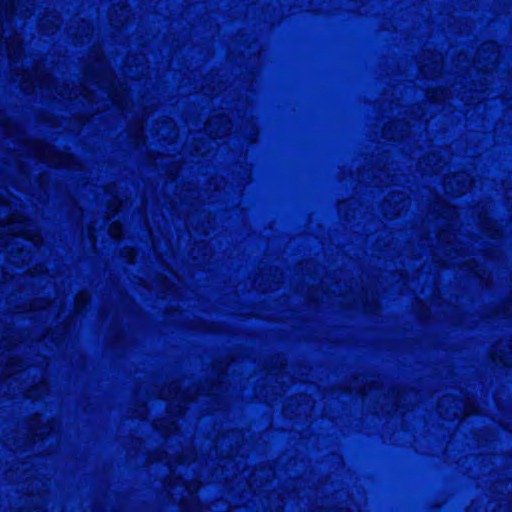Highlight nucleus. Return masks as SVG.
Returning <instances> with one entry per match:
<instances>
[{"mask_svg": "<svg viewBox=\"0 0 512 512\" xmlns=\"http://www.w3.org/2000/svg\"><path fill=\"white\" fill-rule=\"evenodd\" d=\"M3 230L5 233L22 237L32 242L34 245H38L41 242L34 224L23 219L20 214H13L9 221L4 225Z\"/></svg>", "mask_w": 512, "mask_h": 512, "instance_id": "nucleus-1", "label": "nucleus"}, {"mask_svg": "<svg viewBox=\"0 0 512 512\" xmlns=\"http://www.w3.org/2000/svg\"><path fill=\"white\" fill-rule=\"evenodd\" d=\"M23 79L33 87H39L41 89L46 88L48 90L55 91L64 98L71 99L77 96V92L74 89H68L63 85L54 83L52 79L39 70L35 71L34 74L25 72Z\"/></svg>", "mask_w": 512, "mask_h": 512, "instance_id": "nucleus-2", "label": "nucleus"}, {"mask_svg": "<svg viewBox=\"0 0 512 512\" xmlns=\"http://www.w3.org/2000/svg\"><path fill=\"white\" fill-rule=\"evenodd\" d=\"M206 133L212 137L222 138L230 130V123L226 116H215L206 123Z\"/></svg>", "mask_w": 512, "mask_h": 512, "instance_id": "nucleus-3", "label": "nucleus"}, {"mask_svg": "<svg viewBox=\"0 0 512 512\" xmlns=\"http://www.w3.org/2000/svg\"><path fill=\"white\" fill-rule=\"evenodd\" d=\"M471 182L466 174H458L449 181L451 190L455 193L461 194L470 186Z\"/></svg>", "mask_w": 512, "mask_h": 512, "instance_id": "nucleus-4", "label": "nucleus"}, {"mask_svg": "<svg viewBox=\"0 0 512 512\" xmlns=\"http://www.w3.org/2000/svg\"><path fill=\"white\" fill-rule=\"evenodd\" d=\"M99 85L103 88V89H106L108 90V94L110 97H112L113 101L122 107V99L121 97L117 94V90L114 86V83L111 82V80H100V83Z\"/></svg>", "mask_w": 512, "mask_h": 512, "instance_id": "nucleus-5", "label": "nucleus"}, {"mask_svg": "<svg viewBox=\"0 0 512 512\" xmlns=\"http://www.w3.org/2000/svg\"><path fill=\"white\" fill-rule=\"evenodd\" d=\"M73 162V157L69 154H59L58 159L53 160V165L61 166V167H71Z\"/></svg>", "mask_w": 512, "mask_h": 512, "instance_id": "nucleus-6", "label": "nucleus"}, {"mask_svg": "<svg viewBox=\"0 0 512 512\" xmlns=\"http://www.w3.org/2000/svg\"><path fill=\"white\" fill-rule=\"evenodd\" d=\"M39 419H36L32 424L31 428L34 430V435L37 437H43L45 434H49L53 429L52 427L48 429L47 426H42L39 424Z\"/></svg>", "mask_w": 512, "mask_h": 512, "instance_id": "nucleus-7", "label": "nucleus"}, {"mask_svg": "<svg viewBox=\"0 0 512 512\" xmlns=\"http://www.w3.org/2000/svg\"><path fill=\"white\" fill-rule=\"evenodd\" d=\"M109 234L113 238H119L122 234V226L117 222H113L109 227Z\"/></svg>", "mask_w": 512, "mask_h": 512, "instance_id": "nucleus-8", "label": "nucleus"}, {"mask_svg": "<svg viewBox=\"0 0 512 512\" xmlns=\"http://www.w3.org/2000/svg\"><path fill=\"white\" fill-rule=\"evenodd\" d=\"M88 300L89 296L87 293L82 292L78 294L75 300L77 310L80 311L81 309H83V306L85 305V303L88 302Z\"/></svg>", "mask_w": 512, "mask_h": 512, "instance_id": "nucleus-9", "label": "nucleus"}, {"mask_svg": "<svg viewBox=\"0 0 512 512\" xmlns=\"http://www.w3.org/2000/svg\"><path fill=\"white\" fill-rule=\"evenodd\" d=\"M429 97L433 101H442L443 99H445V92L442 89L441 90L430 91L429 92Z\"/></svg>", "mask_w": 512, "mask_h": 512, "instance_id": "nucleus-10", "label": "nucleus"}, {"mask_svg": "<svg viewBox=\"0 0 512 512\" xmlns=\"http://www.w3.org/2000/svg\"><path fill=\"white\" fill-rule=\"evenodd\" d=\"M434 63H435V67L433 68V70L431 72L428 70L427 65H423L422 66V73L425 76L429 77V76H433L434 75V71L439 67L438 61H435Z\"/></svg>", "mask_w": 512, "mask_h": 512, "instance_id": "nucleus-11", "label": "nucleus"}, {"mask_svg": "<svg viewBox=\"0 0 512 512\" xmlns=\"http://www.w3.org/2000/svg\"><path fill=\"white\" fill-rule=\"evenodd\" d=\"M384 133H385V137H387L389 139H393V140H396V139H399L400 137H402V135H399V136L398 135H395V136L394 135H390L389 134V129H386Z\"/></svg>", "mask_w": 512, "mask_h": 512, "instance_id": "nucleus-12", "label": "nucleus"}, {"mask_svg": "<svg viewBox=\"0 0 512 512\" xmlns=\"http://www.w3.org/2000/svg\"><path fill=\"white\" fill-rule=\"evenodd\" d=\"M8 245L6 237L0 238V247H6Z\"/></svg>", "mask_w": 512, "mask_h": 512, "instance_id": "nucleus-13", "label": "nucleus"}, {"mask_svg": "<svg viewBox=\"0 0 512 512\" xmlns=\"http://www.w3.org/2000/svg\"><path fill=\"white\" fill-rule=\"evenodd\" d=\"M188 490L190 493H193L196 490V488L189 487Z\"/></svg>", "mask_w": 512, "mask_h": 512, "instance_id": "nucleus-14", "label": "nucleus"}, {"mask_svg": "<svg viewBox=\"0 0 512 512\" xmlns=\"http://www.w3.org/2000/svg\"><path fill=\"white\" fill-rule=\"evenodd\" d=\"M491 59L495 60L496 59V54L495 52L492 53V56L490 57Z\"/></svg>", "mask_w": 512, "mask_h": 512, "instance_id": "nucleus-15", "label": "nucleus"}, {"mask_svg": "<svg viewBox=\"0 0 512 512\" xmlns=\"http://www.w3.org/2000/svg\"><path fill=\"white\" fill-rule=\"evenodd\" d=\"M122 13L127 14V10L125 8H122Z\"/></svg>", "mask_w": 512, "mask_h": 512, "instance_id": "nucleus-16", "label": "nucleus"}, {"mask_svg": "<svg viewBox=\"0 0 512 512\" xmlns=\"http://www.w3.org/2000/svg\"><path fill=\"white\" fill-rule=\"evenodd\" d=\"M30 396H31V397H34V396H35V392H34V391H31V392H30Z\"/></svg>", "mask_w": 512, "mask_h": 512, "instance_id": "nucleus-17", "label": "nucleus"}, {"mask_svg": "<svg viewBox=\"0 0 512 512\" xmlns=\"http://www.w3.org/2000/svg\"><path fill=\"white\" fill-rule=\"evenodd\" d=\"M444 240V235H440V241Z\"/></svg>", "mask_w": 512, "mask_h": 512, "instance_id": "nucleus-18", "label": "nucleus"}, {"mask_svg": "<svg viewBox=\"0 0 512 512\" xmlns=\"http://www.w3.org/2000/svg\"><path fill=\"white\" fill-rule=\"evenodd\" d=\"M487 46H488V48H490V47H492V46H493V44H492V43H489Z\"/></svg>", "mask_w": 512, "mask_h": 512, "instance_id": "nucleus-19", "label": "nucleus"}]
</instances>
